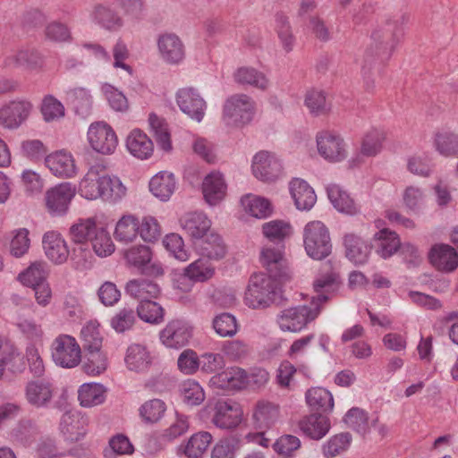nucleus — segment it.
<instances>
[{"mask_svg":"<svg viewBox=\"0 0 458 458\" xmlns=\"http://www.w3.org/2000/svg\"><path fill=\"white\" fill-rule=\"evenodd\" d=\"M151 355L146 346L133 344H131L124 358L128 369L135 372L147 370L151 364Z\"/></svg>","mask_w":458,"mask_h":458,"instance_id":"obj_35","label":"nucleus"},{"mask_svg":"<svg viewBox=\"0 0 458 458\" xmlns=\"http://www.w3.org/2000/svg\"><path fill=\"white\" fill-rule=\"evenodd\" d=\"M101 91L112 109L117 112L128 110V100L122 91L108 83L102 85Z\"/></svg>","mask_w":458,"mask_h":458,"instance_id":"obj_62","label":"nucleus"},{"mask_svg":"<svg viewBox=\"0 0 458 458\" xmlns=\"http://www.w3.org/2000/svg\"><path fill=\"white\" fill-rule=\"evenodd\" d=\"M260 262L268 271V277L275 279L283 278L285 276L284 244L264 246L260 252Z\"/></svg>","mask_w":458,"mask_h":458,"instance_id":"obj_21","label":"nucleus"},{"mask_svg":"<svg viewBox=\"0 0 458 458\" xmlns=\"http://www.w3.org/2000/svg\"><path fill=\"white\" fill-rule=\"evenodd\" d=\"M327 192L330 202L338 211L348 215H354L358 212V208L354 200L339 185H328L327 187Z\"/></svg>","mask_w":458,"mask_h":458,"instance_id":"obj_39","label":"nucleus"},{"mask_svg":"<svg viewBox=\"0 0 458 458\" xmlns=\"http://www.w3.org/2000/svg\"><path fill=\"white\" fill-rule=\"evenodd\" d=\"M39 433L35 422L27 420H21L12 431V437L15 441L23 445L31 442Z\"/></svg>","mask_w":458,"mask_h":458,"instance_id":"obj_64","label":"nucleus"},{"mask_svg":"<svg viewBox=\"0 0 458 458\" xmlns=\"http://www.w3.org/2000/svg\"><path fill=\"white\" fill-rule=\"evenodd\" d=\"M299 427L303 434L310 438L319 440L328 433L331 425L327 416L314 413L301 420Z\"/></svg>","mask_w":458,"mask_h":458,"instance_id":"obj_34","label":"nucleus"},{"mask_svg":"<svg viewBox=\"0 0 458 458\" xmlns=\"http://www.w3.org/2000/svg\"><path fill=\"white\" fill-rule=\"evenodd\" d=\"M47 264L37 261L32 263L27 269L19 274L18 279L24 285L36 286L46 282Z\"/></svg>","mask_w":458,"mask_h":458,"instance_id":"obj_51","label":"nucleus"},{"mask_svg":"<svg viewBox=\"0 0 458 458\" xmlns=\"http://www.w3.org/2000/svg\"><path fill=\"white\" fill-rule=\"evenodd\" d=\"M66 98L72 105L75 112L86 116L92 107V97L85 88H74L66 91Z\"/></svg>","mask_w":458,"mask_h":458,"instance_id":"obj_46","label":"nucleus"},{"mask_svg":"<svg viewBox=\"0 0 458 458\" xmlns=\"http://www.w3.org/2000/svg\"><path fill=\"white\" fill-rule=\"evenodd\" d=\"M194 246L197 252L208 260H221L227 253V247L223 238L214 231L195 242Z\"/></svg>","mask_w":458,"mask_h":458,"instance_id":"obj_24","label":"nucleus"},{"mask_svg":"<svg viewBox=\"0 0 458 458\" xmlns=\"http://www.w3.org/2000/svg\"><path fill=\"white\" fill-rule=\"evenodd\" d=\"M181 393L183 402L191 406L199 405L205 400V393L200 385L188 379L182 384Z\"/></svg>","mask_w":458,"mask_h":458,"instance_id":"obj_60","label":"nucleus"},{"mask_svg":"<svg viewBox=\"0 0 458 458\" xmlns=\"http://www.w3.org/2000/svg\"><path fill=\"white\" fill-rule=\"evenodd\" d=\"M87 137L92 149L102 155L113 154L118 144L114 131L105 122L91 123Z\"/></svg>","mask_w":458,"mask_h":458,"instance_id":"obj_9","label":"nucleus"},{"mask_svg":"<svg viewBox=\"0 0 458 458\" xmlns=\"http://www.w3.org/2000/svg\"><path fill=\"white\" fill-rule=\"evenodd\" d=\"M208 409L214 411L211 421L217 428L229 429L236 428L242 421V410L238 403L229 400H218L211 407L207 405L202 411L201 415Z\"/></svg>","mask_w":458,"mask_h":458,"instance_id":"obj_11","label":"nucleus"},{"mask_svg":"<svg viewBox=\"0 0 458 458\" xmlns=\"http://www.w3.org/2000/svg\"><path fill=\"white\" fill-rule=\"evenodd\" d=\"M434 145L443 156L456 155L458 154V135L449 131H438L435 135Z\"/></svg>","mask_w":458,"mask_h":458,"instance_id":"obj_52","label":"nucleus"},{"mask_svg":"<svg viewBox=\"0 0 458 458\" xmlns=\"http://www.w3.org/2000/svg\"><path fill=\"white\" fill-rule=\"evenodd\" d=\"M213 437L209 432L199 431L191 436L175 448L178 456L186 458H201L211 444Z\"/></svg>","mask_w":458,"mask_h":458,"instance_id":"obj_25","label":"nucleus"},{"mask_svg":"<svg viewBox=\"0 0 458 458\" xmlns=\"http://www.w3.org/2000/svg\"><path fill=\"white\" fill-rule=\"evenodd\" d=\"M90 242L94 251L99 257H106L114 250V245L111 236L103 227H99L98 230L96 231L93 238H90Z\"/></svg>","mask_w":458,"mask_h":458,"instance_id":"obj_61","label":"nucleus"},{"mask_svg":"<svg viewBox=\"0 0 458 458\" xmlns=\"http://www.w3.org/2000/svg\"><path fill=\"white\" fill-rule=\"evenodd\" d=\"M43 65V58L38 52L32 49H21L7 55L3 60L4 68H23L36 70Z\"/></svg>","mask_w":458,"mask_h":458,"instance_id":"obj_27","label":"nucleus"},{"mask_svg":"<svg viewBox=\"0 0 458 458\" xmlns=\"http://www.w3.org/2000/svg\"><path fill=\"white\" fill-rule=\"evenodd\" d=\"M253 175L265 182H275L284 174L281 159L274 153L261 150L254 155L251 163Z\"/></svg>","mask_w":458,"mask_h":458,"instance_id":"obj_8","label":"nucleus"},{"mask_svg":"<svg viewBox=\"0 0 458 458\" xmlns=\"http://www.w3.org/2000/svg\"><path fill=\"white\" fill-rule=\"evenodd\" d=\"M321 308L312 305H299L283 310L276 318L279 328L284 332L299 333L320 313Z\"/></svg>","mask_w":458,"mask_h":458,"instance_id":"obj_4","label":"nucleus"},{"mask_svg":"<svg viewBox=\"0 0 458 458\" xmlns=\"http://www.w3.org/2000/svg\"><path fill=\"white\" fill-rule=\"evenodd\" d=\"M215 267L202 258L198 259L184 268L182 280L189 279L194 282H206L213 277Z\"/></svg>","mask_w":458,"mask_h":458,"instance_id":"obj_43","label":"nucleus"},{"mask_svg":"<svg viewBox=\"0 0 458 458\" xmlns=\"http://www.w3.org/2000/svg\"><path fill=\"white\" fill-rule=\"evenodd\" d=\"M430 263L438 271L452 273L458 267V254L448 244H435L428 253Z\"/></svg>","mask_w":458,"mask_h":458,"instance_id":"obj_22","label":"nucleus"},{"mask_svg":"<svg viewBox=\"0 0 458 458\" xmlns=\"http://www.w3.org/2000/svg\"><path fill=\"white\" fill-rule=\"evenodd\" d=\"M344 422L346 426L360 435H365L369 432V423L368 413L358 407L350 409L344 418Z\"/></svg>","mask_w":458,"mask_h":458,"instance_id":"obj_53","label":"nucleus"},{"mask_svg":"<svg viewBox=\"0 0 458 458\" xmlns=\"http://www.w3.org/2000/svg\"><path fill=\"white\" fill-rule=\"evenodd\" d=\"M165 403L160 399L145 402L140 408V415L147 423L157 422L165 414Z\"/></svg>","mask_w":458,"mask_h":458,"instance_id":"obj_57","label":"nucleus"},{"mask_svg":"<svg viewBox=\"0 0 458 458\" xmlns=\"http://www.w3.org/2000/svg\"><path fill=\"white\" fill-rule=\"evenodd\" d=\"M87 426V417L78 411H69L62 415L59 430L66 441L78 442L86 436Z\"/></svg>","mask_w":458,"mask_h":458,"instance_id":"obj_14","label":"nucleus"},{"mask_svg":"<svg viewBox=\"0 0 458 458\" xmlns=\"http://www.w3.org/2000/svg\"><path fill=\"white\" fill-rule=\"evenodd\" d=\"M303 242L307 255L313 259L321 260L331 253L329 232L320 221H312L305 225Z\"/></svg>","mask_w":458,"mask_h":458,"instance_id":"obj_3","label":"nucleus"},{"mask_svg":"<svg viewBox=\"0 0 458 458\" xmlns=\"http://www.w3.org/2000/svg\"><path fill=\"white\" fill-rule=\"evenodd\" d=\"M160 340L168 348L179 349L185 346L191 337V327L182 319H174L160 332Z\"/></svg>","mask_w":458,"mask_h":458,"instance_id":"obj_15","label":"nucleus"},{"mask_svg":"<svg viewBox=\"0 0 458 458\" xmlns=\"http://www.w3.org/2000/svg\"><path fill=\"white\" fill-rule=\"evenodd\" d=\"M98 228L92 218L81 219L70 228L71 239L76 243H82L90 241Z\"/></svg>","mask_w":458,"mask_h":458,"instance_id":"obj_54","label":"nucleus"},{"mask_svg":"<svg viewBox=\"0 0 458 458\" xmlns=\"http://www.w3.org/2000/svg\"><path fill=\"white\" fill-rule=\"evenodd\" d=\"M180 225L193 244L212 232L210 219L202 212H191L180 218Z\"/></svg>","mask_w":458,"mask_h":458,"instance_id":"obj_20","label":"nucleus"},{"mask_svg":"<svg viewBox=\"0 0 458 458\" xmlns=\"http://www.w3.org/2000/svg\"><path fill=\"white\" fill-rule=\"evenodd\" d=\"M249 381L247 372L239 367H231L213 376L209 384L222 390H236L242 388Z\"/></svg>","mask_w":458,"mask_h":458,"instance_id":"obj_23","label":"nucleus"},{"mask_svg":"<svg viewBox=\"0 0 458 458\" xmlns=\"http://www.w3.org/2000/svg\"><path fill=\"white\" fill-rule=\"evenodd\" d=\"M307 404L314 411H330L334 407L332 394L323 387H312L305 394Z\"/></svg>","mask_w":458,"mask_h":458,"instance_id":"obj_44","label":"nucleus"},{"mask_svg":"<svg viewBox=\"0 0 458 458\" xmlns=\"http://www.w3.org/2000/svg\"><path fill=\"white\" fill-rule=\"evenodd\" d=\"M103 183L102 199L115 203L125 195L127 189L117 176L106 174Z\"/></svg>","mask_w":458,"mask_h":458,"instance_id":"obj_50","label":"nucleus"},{"mask_svg":"<svg viewBox=\"0 0 458 458\" xmlns=\"http://www.w3.org/2000/svg\"><path fill=\"white\" fill-rule=\"evenodd\" d=\"M107 368L106 355L100 350H85L82 361L83 371L90 376L103 373Z\"/></svg>","mask_w":458,"mask_h":458,"instance_id":"obj_48","label":"nucleus"},{"mask_svg":"<svg viewBox=\"0 0 458 458\" xmlns=\"http://www.w3.org/2000/svg\"><path fill=\"white\" fill-rule=\"evenodd\" d=\"M41 113L46 122H53L64 116V106L54 96L47 95L42 100Z\"/></svg>","mask_w":458,"mask_h":458,"instance_id":"obj_63","label":"nucleus"},{"mask_svg":"<svg viewBox=\"0 0 458 458\" xmlns=\"http://www.w3.org/2000/svg\"><path fill=\"white\" fill-rule=\"evenodd\" d=\"M32 105L27 100H14L0 108V124L7 129H17L29 117Z\"/></svg>","mask_w":458,"mask_h":458,"instance_id":"obj_17","label":"nucleus"},{"mask_svg":"<svg viewBox=\"0 0 458 458\" xmlns=\"http://www.w3.org/2000/svg\"><path fill=\"white\" fill-rule=\"evenodd\" d=\"M253 419L257 428H269L278 420L279 409L272 403L259 402L253 413Z\"/></svg>","mask_w":458,"mask_h":458,"instance_id":"obj_41","label":"nucleus"},{"mask_svg":"<svg viewBox=\"0 0 458 458\" xmlns=\"http://www.w3.org/2000/svg\"><path fill=\"white\" fill-rule=\"evenodd\" d=\"M78 399L81 405L83 407H92L101 404L105 401V389L100 384H83L79 388Z\"/></svg>","mask_w":458,"mask_h":458,"instance_id":"obj_47","label":"nucleus"},{"mask_svg":"<svg viewBox=\"0 0 458 458\" xmlns=\"http://www.w3.org/2000/svg\"><path fill=\"white\" fill-rule=\"evenodd\" d=\"M42 246L47 258L53 263L61 265L68 259L69 248L60 233L56 231L45 233L42 238Z\"/></svg>","mask_w":458,"mask_h":458,"instance_id":"obj_19","label":"nucleus"},{"mask_svg":"<svg viewBox=\"0 0 458 458\" xmlns=\"http://www.w3.org/2000/svg\"><path fill=\"white\" fill-rule=\"evenodd\" d=\"M106 174L98 166H92L80 182L79 191L87 199H102L103 182Z\"/></svg>","mask_w":458,"mask_h":458,"instance_id":"obj_29","label":"nucleus"},{"mask_svg":"<svg viewBox=\"0 0 458 458\" xmlns=\"http://www.w3.org/2000/svg\"><path fill=\"white\" fill-rule=\"evenodd\" d=\"M241 203L247 213L259 219H265L273 213L270 201L260 196L246 195L242 198Z\"/></svg>","mask_w":458,"mask_h":458,"instance_id":"obj_40","label":"nucleus"},{"mask_svg":"<svg viewBox=\"0 0 458 458\" xmlns=\"http://www.w3.org/2000/svg\"><path fill=\"white\" fill-rule=\"evenodd\" d=\"M339 285L340 277L336 263L328 260L322 265L318 276L314 280L313 288L316 295L312 297L311 304L322 309V304L335 294Z\"/></svg>","mask_w":458,"mask_h":458,"instance_id":"obj_6","label":"nucleus"},{"mask_svg":"<svg viewBox=\"0 0 458 458\" xmlns=\"http://www.w3.org/2000/svg\"><path fill=\"white\" fill-rule=\"evenodd\" d=\"M54 363L64 369H73L82 360L81 348L76 339L69 335H60L51 344Z\"/></svg>","mask_w":458,"mask_h":458,"instance_id":"obj_5","label":"nucleus"},{"mask_svg":"<svg viewBox=\"0 0 458 458\" xmlns=\"http://www.w3.org/2000/svg\"><path fill=\"white\" fill-rule=\"evenodd\" d=\"M403 36V30L397 20H387L377 27L371 34V41L364 55L365 64L362 66V76L367 89L375 88L374 81L369 79V69L367 63L377 58L382 62L388 60L393 55Z\"/></svg>","mask_w":458,"mask_h":458,"instance_id":"obj_1","label":"nucleus"},{"mask_svg":"<svg viewBox=\"0 0 458 458\" xmlns=\"http://www.w3.org/2000/svg\"><path fill=\"white\" fill-rule=\"evenodd\" d=\"M139 233V221L134 216H123L116 224L114 238L123 243L132 242Z\"/></svg>","mask_w":458,"mask_h":458,"instance_id":"obj_45","label":"nucleus"},{"mask_svg":"<svg viewBox=\"0 0 458 458\" xmlns=\"http://www.w3.org/2000/svg\"><path fill=\"white\" fill-rule=\"evenodd\" d=\"M82 347L85 350H100L102 347V335L99 324L97 321L88 322L81 332Z\"/></svg>","mask_w":458,"mask_h":458,"instance_id":"obj_55","label":"nucleus"},{"mask_svg":"<svg viewBox=\"0 0 458 458\" xmlns=\"http://www.w3.org/2000/svg\"><path fill=\"white\" fill-rule=\"evenodd\" d=\"M274 288L272 278L267 275H253L245 292V304L252 309L268 307L273 302Z\"/></svg>","mask_w":458,"mask_h":458,"instance_id":"obj_7","label":"nucleus"},{"mask_svg":"<svg viewBox=\"0 0 458 458\" xmlns=\"http://www.w3.org/2000/svg\"><path fill=\"white\" fill-rule=\"evenodd\" d=\"M74 195L75 188L70 182L60 183L47 191L46 205L48 211L54 216L65 214Z\"/></svg>","mask_w":458,"mask_h":458,"instance_id":"obj_16","label":"nucleus"},{"mask_svg":"<svg viewBox=\"0 0 458 458\" xmlns=\"http://www.w3.org/2000/svg\"><path fill=\"white\" fill-rule=\"evenodd\" d=\"M234 80L241 85H249L253 88L266 90L269 87L267 76L253 67H241L234 72Z\"/></svg>","mask_w":458,"mask_h":458,"instance_id":"obj_42","label":"nucleus"},{"mask_svg":"<svg viewBox=\"0 0 458 458\" xmlns=\"http://www.w3.org/2000/svg\"><path fill=\"white\" fill-rule=\"evenodd\" d=\"M137 313L140 319L151 324H159L164 319V310L155 301H141Z\"/></svg>","mask_w":458,"mask_h":458,"instance_id":"obj_59","label":"nucleus"},{"mask_svg":"<svg viewBox=\"0 0 458 458\" xmlns=\"http://www.w3.org/2000/svg\"><path fill=\"white\" fill-rule=\"evenodd\" d=\"M344 245L347 259L354 264L361 265L368 261L371 246L355 233H346L344 236Z\"/></svg>","mask_w":458,"mask_h":458,"instance_id":"obj_30","label":"nucleus"},{"mask_svg":"<svg viewBox=\"0 0 458 458\" xmlns=\"http://www.w3.org/2000/svg\"><path fill=\"white\" fill-rule=\"evenodd\" d=\"M204 199L210 206L217 205L225 196L226 184L223 175L217 172L208 174L202 183Z\"/></svg>","mask_w":458,"mask_h":458,"instance_id":"obj_32","label":"nucleus"},{"mask_svg":"<svg viewBox=\"0 0 458 458\" xmlns=\"http://www.w3.org/2000/svg\"><path fill=\"white\" fill-rule=\"evenodd\" d=\"M176 188L174 175L169 172H160L154 175L149 182V190L154 196L162 201H166Z\"/></svg>","mask_w":458,"mask_h":458,"instance_id":"obj_37","label":"nucleus"},{"mask_svg":"<svg viewBox=\"0 0 458 458\" xmlns=\"http://www.w3.org/2000/svg\"><path fill=\"white\" fill-rule=\"evenodd\" d=\"M125 292L135 299L147 301L150 298H157L160 293V288L152 281L132 279L126 284Z\"/></svg>","mask_w":458,"mask_h":458,"instance_id":"obj_38","label":"nucleus"},{"mask_svg":"<svg viewBox=\"0 0 458 458\" xmlns=\"http://www.w3.org/2000/svg\"><path fill=\"white\" fill-rule=\"evenodd\" d=\"M373 245L377 255L388 259L401 248V242L395 232L384 228L374 234Z\"/></svg>","mask_w":458,"mask_h":458,"instance_id":"obj_33","label":"nucleus"},{"mask_svg":"<svg viewBox=\"0 0 458 458\" xmlns=\"http://www.w3.org/2000/svg\"><path fill=\"white\" fill-rule=\"evenodd\" d=\"M55 389L50 382L44 380L30 381L25 387L27 402L36 408H47L51 403Z\"/></svg>","mask_w":458,"mask_h":458,"instance_id":"obj_26","label":"nucleus"},{"mask_svg":"<svg viewBox=\"0 0 458 458\" xmlns=\"http://www.w3.org/2000/svg\"><path fill=\"white\" fill-rule=\"evenodd\" d=\"M157 47L161 58L167 64H177L185 57L182 39L174 33H164L158 37Z\"/></svg>","mask_w":458,"mask_h":458,"instance_id":"obj_18","label":"nucleus"},{"mask_svg":"<svg viewBox=\"0 0 458 458\" xmlns=\"http://www.w3.org/2000/svg\"><path fill=\"white\" fill-rule=\"evenodd\" d=\"M213 328L221 337H232L238 332V324L234 316L230 313H221L213 319Z\"/></svg>","mask_w":458,"mask_h":458,"instance_id":"obj_56","label":"nucleus"},{"mask_svg":"<svg viewBox=\"0 0 458 458\" xmlns=\"http://www.w3.org/2000/svg\"><path fill=\"white\" fill-rule=\"evenodd\" d=\"M352 435L348 432L336 434L331 437L323 445L322 454L325 458H334L345 452L351 443Z\"/></svg>","mask_w":458,"mask_h":458,"instance_id":"obj_49","label":"nucleus"},{"mask_svg":"<svg viewBox=\"0 0 458 458\" xmlns=\"http://www.w3.org/2000/svg\"><path fill=\"white\" fill-rule=\"evenodd\" d=\"M316 141L318 154L327 162H342L348 156L347 145L338 134L320 131L317 134Z\"/></svg>","mask_w":458,"mask_h":458,"instance_id":"obj_10","label":"nucleus"},{"mask_svg":"<svg viewBox=\"0 0 458 458\" xmlns=\"http://www.w3.org/2000/svg\"><path fill=\"white\" fill-rule=\"evenodd\" d=\"M45 164L51 173L58 177L71 178L77 174L72 156L63 150L47 156Z\"/></svg>","mask_w":458,"mask_h":458,"instance_id":"obj_28","label":"nucleus"},{"mask_svg":"<svg viewBox=\"0 0 458 458\" xmlns=\"http://www.w3.org/2000/svg\"><path fill=\"white\" fill-rule=\"evenodd\" d=\"M290 193L299 210H310L317 201L313 188L302 179L295 178L291 181Z\"/></svg>","mask_w":458,"mask_h":458,"instance_id":"obj_31","label":"nucleus"},{"mask_svg":"<svg viewBox=\"0 0 458 458\" xmlns=\"http://www.w3.org/2000/svg\"><path fill=\"white\" fill-rule=\"evenodd\" d=\"M126 148L132 156L147 159L152 155L153 142L141 131L133 130L126 139Z\"/></svg>","mask_w":458,"mask_h":458,"instance_id":"obj_36","label":"nucleus"},{"mask_svg":"<svg viewBox=\"0 0 458 458\" xmlns=\"http://www.w3.org/2000/svg\"><path fill=\"white\" fill-rule=\"evenodd\" d=\"M176 103L180 110L191 119L201 122L207 103L194 88L180 89L176 93Z\"/></svg>","mask_w":458,"mask_h":458,"instance_id":"obj_12","label":"nucleus"},{"mask_svg":"<svg viewBox=\"0 0 458 458\" xmlns=\"http://www.w3.org/2000/svg\"><path fill=\"white\" fill-rule=\"evenodd\" d=\"M92 23L109 32H115L123 27L124 21L119 13L106 3L95 4L89 14Z\"/></svg>","mask_w":458,"mask_h":458,"instance_id":"obj_13","label":"nucleus"},{"mask_svg":"<svg viewBox=\"0 0 458 458\" xmlns=\"http://www.w3.org/2000/svg\"><path fill=\"white\" fill-rule=\"evenodd\" d=\"M255 112L256 103L250 96L234 94L225 100L222 119L227 126L242 127L252 121Z\"/></svg>","mask_w":458,"mask_h":458,"instance_id":"obj_2","label":"nucleus"},{"mask_svg":"<svg viewBox=\"0 0 458 458\" xmlns=\"http://www.w3.org/2000/svg\"><path fill=\"white\" fill-rule=\"evenodd\" d=\"M264 235L271 242H282L292 233V226L283 220H273L262 225Z\"/></svg>","mask_w":458,"mask_h":458,"instance_id":"obj_58","label":"nucleus"}]
</instances>
